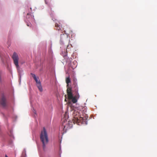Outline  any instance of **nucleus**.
<instances>
[{"instance_id": "nucleus-5", "label": "nucleus", "mask_w": 157, "mask_h": 157, "mask_svg": "<svg viewBox=\"0 0 157 157\" xmlns=\"http://www.w3.org/2000/svg\"><path fill=\"white\" fill-rule=\"evenodd\" d=\"M12 58L13 60V63L16 66L17 71H19L20 70V67L18 65L19 58L17 54L15 52H14Z\"/></svg>"}, {"instance_id": "nucleus-1", "label": "nucleus", "mask_w": 157, "mask_h": 157, "mask_svg": "<svg viewBox=\"0 0 157 157\" xmlns=\"http://www.w3.org/2000/svg\"><path fill=\"white\" fill-rule=\"evenodd\" d=\"M67 85V92L69 101L73 103H76L79 98L80 96L78 93V87L77 83L75 82L73 84L72 88L69 86V84L71 82L70 77L66 78Z\"/></svg>"}, {"instance_id": "nucleus-18", "label": "nucleus", "mask_w": 157, "mask_h": 157, "mask_svg": "<svg viewBox=\"0 0 157 157\" xmlns=\"http://www.w3.org/2000/svg\"><path fill=\"white\" fill-rule=\"evenodd\" d=\"M75 62V63H76V61H74V63Z\"/></svg>"}, {"instance_id": "nucleus-11", "label": "nucleus", "mask_w": 157, "mask_h": 157, "mask_svg": "<svg viewBox=\"0 0 157 157\" xmlns=\"http://www.w3.org/2000/svg\"><path fill=\"white\" fill-rule=\"evenodd\" d=\"M31 74L32 75V77H33L34 79L37 78L35 74H33V73H31Z\"/></svg>"}, {"instance_id": "nucleus-17", "label": "nucleus", "mask_w": 157, "mask_h": 157, "mask_svg": "<svg viewBox=\"0 0 157 157\" xmlns=\"http://www.w3.org/2000/svg\"><path fill=\"white\" fill-rule=\"evenodd\" d=\"M5 157H8L6 155Z\"/></svg>"}, {"instance_id": "nucleus-15", "label": "nucleus", "mask_w": 157, "mask_h": 157, "mask_svg": "<svg viewBox=\"0 0 157 157\" xmlns=\"http://www.w3.org/2000/svg\"><path fill=\"white\" fill-rule=\"evenodd\" d=\"M69 45H68L67 47V48L66 49V51H67V49H68V48H69Z\"/></svg>"}, {"instance_id": "nucleus-2", "label": "nucleus", "mask_w": 157, "mask_h": 157, "mask_svg": "<svg viewBox=\"0 0 157 157\" xmlns=\"http://www.w3.org/2000/svg\"><path fill=\"white\" fill-rule=\"evenodd\" d=\"M40 139L43 144V147L44 149L46 145L47 144L48 141V136L47 131L45 128H43V130L41 131L40 135Z\"/></svg>"}, {"instance_id": "nucleus-14", "label": "nucleus", "mask_w": 157, "mask_h": 157, "mask_svg": "<svg viewBox=\"0 0 157 157\" xmlns=\"http://www.w3.org/2000/svg\"><path fill=\"white\" fill-rule=\"evenodd\" d=\"M69 45H68L67 47V48L66 49V51H67V49H68V48H69Z\"/></svg>"}, {"instance_id": "nucleus-4", "label": "nucleus", "mask_w": 157, "mask_h": 157, "mask_svg": "<svg viewBox=\"0 0 157 157\" xmlns=\"http://www.w3.org/2000/svg\"><path fill=\"white\" fill-rule=\"evenodd\" d=\"M71 122L68 121V123L65 124V122H63L62 125L61 126L59 130L61 131L62 133L63 134L65 133L67 131V130L71 128L72 127V124H71Z\"/></svg>"}, {"instance_id": "nucleus-9", "label": "nucleus", "mask_w": 157, "mask_h": 157, "mask_svg": "<svg viewBox=\"0 0 157 157\" xmlns=\"http://www.w3.org/2000/svg\"><path fill=\"white\" fill-rule=\"evenodd\" d=\"M55 27L57 28V30H59L60 29V25H58L57 23L55 24Z\"/></svg>"}, {"instance_id": "nucleus-13", "label": "nucleus", "mask_w": 157, "mask_h": 157, "mask_svg": "<svg viewBox=\"0 0 157 157\" xmlns=\"http://www.w3.org/2000/svg\"><path fill=\"white\" fill-rule=\"evenodd\" d=\"M30 9L31 11L32 12H33V11L34 10V9H33V10H32V8H31V7H30Z\"/></svg>"}, {"instance_id": "nucleus-12", "label": "nucleus", "mask_w": 157, "mask_h": 157, "mask_svg": "<svg viewBox=\"0 0 157 157\" xmlns=\"http://www.w3.org/2000/svg\"><path fill=\"white\" fill-rule=\"evenodd\" d=\"M45 3L46 4H48L49 7L50 6V3H49L48 2H47L46 0H45Z\"/></svg>"}, {"instance_id": "nucleus-8", "label": "nucleus", "mask_w": 157, "mask_h": 157, "mask_svg": "<svg viewBox=\"0 0 157 157\" xmlns=\"http://www.w3.org/2000/svg\"><path fill=\"white\" fill-rule=\"evenodd\" d=\"M37 86L40 92H42L43 91V89L42 86L41 85V83H39L36 85Z\"/></svg>"}, {"instance_id": "nucleus-6", "label": "nucleus", "mask_w": 157, "mask_h": 157, "mask_svg": "<svg viewBox=\"0 0 157 157\" xmlns=\"http://www.w3.org/2000/svg\"><path fill=\"white\" fill-rule=\"evenodd\" d=\"M0 104L3 107H5L6 105V99L4 96H2L0 99Z\"/></svg>"}, {"instance_id": "nucleus-7", "label": "nucleus", "mask_w": 157, "mask_h": 157, "mask_svg": "<svg viewBox=\"0 0 157 157\" xmlns=\"http://www.w3.org/2000/svg\"><path fill=\"white\" fill-rule=\"evenodd\" d=\"M26 17L28 18H30L32 20H34V16L30 13H28L27 14Z\"/></svg>"}, {"instance_id": "nucleus-16", "label": "nucleus", "mask_w": 157, "mask_h": 157, "mask_svg": "<svg viewBox=\"0 0 157 157\" xmlns=\"http://www.w3.org/2000/svg\"><path fill=\"white\" fill-rule=\"evenodd\" d=\"M27 25L28 26H29V25L28 24H27Z\"/></svg>"}, {"instance_id": "nucleus-10", "label": "nucleus", "mask_w": 157, "mask_h": 157, "mask_svg": "<svg viewBox=\"0 0 157 157\" xmlns=\"http://www.w3.org/2000/svg\"><path fill=\"white\" fill-rule=\"evenodd\" d=\"M34 80L35 81L36 83V85L37 84H38L39 83H41L40 81L38 80V79L37 78H36L34 79Z\"/></svg>"}, {"instance_id": "nucleus-3", "label": "nucleus", "mask_w": 157, "mask_h": 157, "mask_svg": "<svg viewBox=\"0 0 157 157\" xmlns=\"http://www.w3.org/2000/svg\"><path fill=\"white\" fill-rule=\"evenodd\" d=\"M84 120L83 117L80 116L78 112L76 111H74L73 114V118L72 120L73 123L74 124L76 123L77 124L79 125V123H82L83 121Z\"/></svg>"}, {"instance_id": "nucleus-19", "label": "nucleus", "mask_w": 157, "mask_h": 157, "mask_svg": "<svg viewBox=\"0 0 157 157\" xmlns=\"http://www.w3.org/2000/svg\"><path fill=\"white\" fill-rule=\"evenodd\" d=\"M71 45H70V47H71Z\"/></svg>"}]
</instances>
